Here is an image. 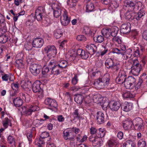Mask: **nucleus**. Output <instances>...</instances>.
<instances>
[{
    "mask_svg": "<svg viewBox=\"0 0 147 147\" xmlns=\"http://www.w3.org/2000/svg\"><path fill=\"white\" fill-rule=\"evenodd\" d=\"M138 147H146V143L143 139L140 140L138 142Z\"/></svg>",
    "mask_w": 147,
    "mask_h": 147,
    "instance_id": "de8ad7c7",
    "label": "nucleus"
},
{
    "mask_svg": "<svg viewBox=\"0 0 147 147\" xmlns=\"http://www.w3.org/2000/svg\"><path fill=\"white\" fill-rule=\"evenodd\" d=\"M123 83L126 89H132L135 87L136 83V79L132 76H129L126 79Z\"/></svg>",
    "mask_w": 147,
    "mask_h": 147,
    "instance_id": "20e7f679",
    "label": "nucleus"
},
{
    "mask_svg": "<svg viewBox=\"0 0 147 147\" xmlns=\"http://www.w3.org/2000/svg\"><path fill=\"white\" fill-rule=\"evenodd\" d=\"M145 11L142 9L138 12L137 14L134 16V18L135 19L137 20H140L143 18L144 17L145 14Z\"/></svg>",
    "mask_w": 147,
    "mask_h": 147,
    "instance_id": "393cba45",
    "label": "nucleus"
},
{
    "mask_svg": "<svg viewBox=\"0 0 147 147\" xmlns=\"http://www.w3.org/2000/svg\"><path fill=\"white\" fill-rule=\"evenodd\" d=\"M140 77L141 78L139 79L137 84L135 85V88L136 90H137L140 88L141 84L143 82L144 79L146 78L147 76L145 74L143 73Z\"/></svg>",
    "mask_w": 147,
    "mask_h": 147,
    "instance_id": "412c9836",
    "label": "nucleus"
},
{
    "mask_svg": "<svg viewBox=\"0 0 147 147\" xmlns=\"http://www.w3.org/2000/svg\"><path fill=\"white\" fill-rule=\"evenodd\" d=\"M132 63H131L129 61H128L125 63V66L127 69H132Z\"/></svg>",
    "mask_w": 147,
    "mask_h": 147,
    "instance_id": "338daca9",
    "label": "nucleus"
},
{
    "mask_svg": "<svg viewBox=\"0 0 147 147\" xmlns=\"http://www.w3.org/2000/svg\"><path fill=\"white\" fill-rule=\"evenodd\" d=\"M32 44L30 43L27 42L24 45V49L27 51H29L31 50L33 47Z\"/></svg>",
    "mask_w": 147,
    "mask_h": 147,
    "instance_id": "8fccbe9b",
    "label": "nucleus"
},
{
    "mask_svg": "<svg viewBox=\"0 0 147 147\" xmlns=\"http://www.w3.org/2000/svg\"><path fill=\"white\" fill-rule=\"evenodd\" d=\"M96 121L97 123L101 124L105 122V115L102 112H98L96 113Z\"/></svg>",
    "mask_w": 147,
    "mask_h": 147,
    "instance_id": "dca6fc26",
    "label": "nucleus"
},
{
    "mask_svg": "<svg viewBox=\"0 0 147 147\" xmlns=\"http://www.w3.org/2000/svg\"><path fill=\"white\" fill-rule=\"evenodd\" d=\"M113 40L114 42H117L119 44L121 43V40L120 37L118 36H116L113 38Z\"/></svg>",
    "mask_w": 147,
    "mask_h": 147,
    "instance_id": "69168bd1",
    "label": "nucleus"
},
{
    "mask_svg": "<svg viewBox=\"0 0 147 147\" xmlns=\"http://www.w3.org/2000/svg\"><path fill=\"white\" fill-rule=\"evenodd\" d=\"M3 80L7 81L9 79L10 81H13L14 80L13 76L11 74H5L2 77Z\"/></svg>",
    "mask_w": 147,
    "mask_h": 147,
    "instance_id": "7c9ffc66",
    "label": "nucleus"
},
{
    "mask_svg": "<svg viewBox=\"0 0 147 147\" xmlns=\"http://www.w3.org/2000/svg\"><path fill=\"white\" fill-rule=\"evenodd\" d=\"M72 115L74 119H80L81 117V115L79 113V110L78 109H76L72 114Z\"/></svg>",
    "mask_w": 147,
    "mask_h": 147,
    "instance_id": "49530a36",
    "label": "nucleus"
},
{
    "mask_svg": "<svg viewBox=\"0 0 147 147\" xmlns=\"http://www.w3.org/2000/svg\"><path fill=\"white\" fill-rule=\"evenodd\" d=\"M118 142L116 139H112L107 142L108 147H117Z\"/></svg>",
    "mask_w": 147,
    "mask_h": 147,
    "instance_id": "5701e85b",
    "label": "nucleus"
},
{
    "mask_svg": "<svg viewBox=\"0 0 147 147\" xmlns=\"http://www.w3.org/2000/svg\"><path fill=\"white\" fill-rule=\"evenodd\" d=\"M45 14V10L42 7H39L36 9L35 14L37 20L38 21H40L42 20L44 18V15Z\"/></svg>",
    "mask_w": 147,
    "mask_h": 147,
    "instance_id": "9b49d317",
    "label": "nucleus"
},
{
    "mask_svg": "<svg viewBox=\"0 0 147 147\" xmlns=\"http://www.w3.org/2000/svg\"><path fill=\"white\" fill-rule=\"evenodd\" d=\"M94 9V4L90 2H88L87 4L86 7V11L87 12H89L93 11Z\"/></svg>",
    "mask_w": 147,
    "mask_h": 147,
    "instance_id": "cd10ccee",
    "label": "nucleus"
},
{
    "mask_svg": "<svg viewBox=\"0 0 147 147\" xmlns=\"http://www.w3.org/2000/svg\"><path fill=\"white\" fill-rule=\"evenodd\" d=\"M119 3L117 1L113 0L112 1L111 3L109 4V9L111 10H115L116 8L119 6Z\"/></svg>",
    "mask_w": 147,
    "mask_h": 147,
    "instance_id": "473e14b6",
    "label": "nucleus"
},
{
    "mask_svg": "<svg viewBox=\"0 0 147 147\" xmlns=\"http://www.w3.org/2000/svg\"><path fill=\"white\" fill-rule=\"evenodd\" d=\"M110 77L109 75L106 74L102 76L95 80L94 84L96 88L100 89L105 87H107L110 83Z\"/></svg>",
    "mask_w": 147,
    "mask_h": 147,
    "instance_id": "f257e3e1",
    "label": "nucleus"
},
{
    "mask_svg": "<svg viewBox=\"0 0 147 147\" xmlns=\"http://www.w3.org/2000/svg\"><path fill=\"white\" fill-rule=\"evenodd\" d=\"M67 3L69 7L71 8L74 7L76 5V3H74V2L71 1L70 0H68L67 1Z\"/></svg>",
    "mask_w": 147,
    "mask_h": 147,
    "instance_id": "0e129e2a",
    "label": "nucleus"
},
{
    "mask_svg": "<svg viewBox=\"0 0 147 147\" xmlns=\"http://www.w3.org/2000/svg\"><path fill=\"white\" fill-rule=\"evenodd\" d=\"M93 100L94 103L101 104L103 100V98L100 94L94 95L93 97Z\"/></svg>",
    "mask_w": 147,
    "mask_h": 147,
    "instance_id": "a878e982",
    "label": "nucleus"
},
{
    "mask_svg": "<svg viewBox=\"0 0 147 147\" xmlns=\"http://www.w3.org/2000/svg\"><path fill=\"white\" fill-rule=\"evenodd\" d=\"M41 82L38 80H36L32 84V90L34 92H40V95H38V97L42 98L43 97V90L40 87Z\"/></svg>",
    "mask_w": 147,
    "mask_h": 147,
    "instance_id": "0eeeda50",
    "label": "nucleus"
},
{
    "mask_svg": "<svg viewBox=\"0 0 147 147\" xmlns=\"http://www.w3.org/2000/svg\"><path fill=\"white\" fill-rule=\"evenodd\" d=\"M87 50L90 55H93L97 51V47L94 44H90L87 45L86 47Z\"/></svg>",
    "mask_w": 147,
    "mask_h": 147,
    "instance_id": "a211bd4d",
    "label": "nucleus"
},
{
    "mask_svg": "<svg viewBox=\"0 0 147 147\" xmlns=\"http://www.w3.org/2000/svg\"><path fill=\"white\" fill-rule=\"evenodd\" d=\"M63 137L65 140H73L75 137L73 135L71 131L69 130H65L63 131Z\"/></svg>",
    "mask_w": 147,
    "mask_h": 147,
    "instance_id": "f3484780",
    "label": "nucleus"
},
{
    "mask_svg": "<svg viewBox=\"0 0 147 147\" xmlns=\"http://www.w3.org/2000/svg\"><path fill=\"white\" fill-rule=\"evenodd\" d=\"M13 102L16 107H19L22 105L23 100L20 98L17 97L13 100Z\"/></svg>",
    "mask_w": 147,
    "mask_h": 147,
    "instance_id": "c756f323",
    "label": "nucleus"
},
{
    "mask_svg": "<svg viewBox=\"0 0 147 147\" xmlns=\"http://www.w3.org/2000/svg\"><path fill=\"white\" fill-rule=\"evenodd\" d=\"M101 33L103 36L108 38L111 35V30L108 28H104L102 29Z\"/></svg>",
    "mask_w": 147,
    "mask_h": 147,
    "instance_id": "f704fd0d",
    "label": "nucleus"
},
{
    "mask_svg": "<svg viewBox=\"0 0 147 147\" xmlns=\"http://www.w3.org/2000/svg\"><path fill=\"white\" fill-rule=\"evenodd\" d=\"M133 125L135 129L142 131L144 129V125L143 124L142 119L140 117H137L133 119Z\"/></svg>",
    "mask_w": 147,
    "mask_h": 147,
    "instance_id": "39448f33",
    "label": "nucleus"
},
{
    "mask_svg": "<svg viewBox=\"0 0 147 147\" xmlns=\"http://www.w3.org/2000/svg\"><path fill=\"white\" fill-rule=\"evenodd\" d=\"M44 42V40L42 38L37 37L35 38L32 42V46L36 48H40L42 46Z\"/></svg>",
    "mask_w": 147,
    "mask_h": 147,
    "instance_id": "4468645a",
    "label": "nucleus"
},
{
    "mask_svg": "<svg viewBox=\"0 0 147 147\" xmlns=\"http://www.w3.org/2000/svg\"><path fill=\"white\" fill-rule=\"evenodd\" d=\"M45 142L43 139L40 137V138H36L35 140V144L39 147H42V145L44 144Z\"/></svg>",
    "mask_w": 147,
    "mask_h": 147,
    "instance_id": "e433bc0d",
    "label": "nucleus"
},
{
    "mask_svg": "<svg viewBox=\"0 0 147 147\" xmlns=\"http://www.w3.org/2000/svg\"><path fill=\"white\" fill-rule=\"evenodd\" d=\"M1 35V36H0V43H5L9 40L8 37L5 35Z\"/></svg>",
    "mask_w": 147,
    "mask_h": 147,
    "instance_id": "a18cd8bd",
    "label": "nucleus"
},
{
    "mask_svg": "<svg viewBox=\"0 0 147 147\" xmlns=\"http://www.w3.org/2000/svg\"><path fill=\"white\" fill-rule=\"evenodd\" d=\"M122 108L124 111L128 112L132 109V104L131 103L125 102L122 106Z\"/></svg>",
    "mask_w": 147,
    "mask_h": 147,
    "instance_id": "4be33fe9",
    "label": "nucleus"
},
{
    "mask_svg": "<svg viewBox=\"0 0 147 147\" xmlns=\"http://www.w3.org/2000/svg\"><path fill=\"white\" fill-rule=\"evenodd\" d=\"M120 68V65L119 63H114L111 69L116 71H118Z\"/></svg>",
    "mask_w": 147,
    "mask_h": 147,
    "instance_id": "4d7b16f0",
    "label": "nucleus"
},
{
    "mask_svg": "<svg viewBox=\"0 0 147 147\" xmlns=\"http://www.w3.org/2000/svg\"><path fill=\"white\" fill-rule=\"evenodd\" d=\"M63 9L62 10L61 9H56L54 11V16L55 18H58L60 16L61 13H63Z\"/></svg>",
    "mask_w": 147,
    "mask_h": 147,
    "instance_id": "4c0bfd02",
    "label": "nucleus"
},
{
    "mask_svg": "<svg viewBox=\"0 0 147 147\" xmlns=\"http://www.w3.org/2000/svg\"><path fill=\"white\" fill-rule=\"evenodd\" d=\"M63 35V33L60 29L57 30L55 32L54 36L56 38H60Z\"/></svg>",
    "mask_w": 147,
    "mask_h": 147,
    "instance_id": "37998d69",
    "label": "nucleus"
},
{
    "mask_svg": "<svg viewBox=\"0 0 147 147\" xmlns=\"http://www.w3.org/2000/svg\"><path fill=\"white\" fill-rule=\"evenodd\" d=\"M93 39L96 42L100 43L103 41L104 38L103 36L99 35L94 37Z\"/></svg>",
    "mask_w": 147,
    "mask_h": 147,
    "instance_id": "ea45409f",
    "label": "nucleus"
},
{
    "mask_svg": "<svg viewBox=\"0 0 147 147\" xmlns=\"http://www.w3.org/2000/svg\"><path fill=\"white\" fill-rule=\"evenodd\" d=\"M7 140L9 143L10 144L15 143V139L11 136L9 135L7 138Z\"/></svg>",
    "mask_w": 147,
    "mask_h": 147,
    "instance_id": "680f3d73",
    "label": "nucleus"
},
{
    "mask_svg": "<svg viewBox=\"0 0 147 147\" xmlns=\"http://www.w3.org/2000/svg\"><path fill=\"white\" fill-rule=\"evenodd\" d=\"M122 96L124 98H133L134 96V94H132L129 92H123L122 94Z\"/></svg>",
    "mask_w": 147,
    "mask_h": 147,
    "instance_id": "79ce46f5",
    "label": "nucleus"
},
{
    "mask_svg": "<svg viewBox=\"0 0 147 147\" xmlns=\"http://www.w3.org/2000/svg\"><path fill=\"white\" fill-rule=\"evenodd\" d=\"M75 54L73 52V53L70 51H69L66 55L65 57L66 59L70 61H73L75 59Z\"/></svg>",
    "mask_w": 147,
    "mask_h": 147,
    "instance_id": "72a5a7b5",
    "label": "nucleus"
},
{
    "mask_svg": "<svg viewBox=\"0 0 147 147\" xmlns=\"http://www.w3.org/2000/svg\"><path fill=\"white\" fill-rule=\"evenodd\" d=\"M130 30V24L129 23L123 24L120 29L121 33L124 34H126L129 33Z\"/></svg>",
    "mask_w": 147,
    "mask_h": 147,
    "instance_id": "2eb2a0df",
    "label": "nucleus"
},
{
    "mask_svg": "<svg viewBox=\"0 0 147 147\" xmlns=\"http://www.w3.org/2000/svg\"><path fill=\"white\" fill-rule=\"evenodd\" d=\"M11 87L13 90L15 91H17L19 87V85L18 82L13 83L11 84Z\"/></svg>",
    "mask_w": 147,
    "mask_h": 147,
    "instance_id": "5fc2aeb1",
    "label": "nucleus"
},
{
    "mask_svg": "<svg viewBox=\"0 0 147 147\" xmlns=\"http://www.w3.org/2000/svg\"><path fill=\"white\" fill-rule=\"evenodd\" d=\"M49 67L44 66L42 68V73L43 75H45L47 74L49 71Z\"/></svg>",
    "mask_w": 147,
    "mask_h": 147,
    "instance_id": "bf43d9fd",
    "label": "nucleus"
},
{
    "mask_svg": "<svg viewBox=\"0 0 147 147\" xmlns=\"http://www.w3.org/2000/svg\"><path fill=\"white\" fill-rule=\"evenodd\" d=\"M118 28L117 27H115L113 29H112V31L111 32V35L112 36L115 37L117 34Z\"/></svg>",
    "mask_w": 147,
    "mask_h": 147,
    "instance_id": "864d4df0",
    "label": "nucleus"
},
{
    "mask_svg": "<svg viewBox=\"0 0 147 147\" xmlns=\"http://www.w3.org/2000/svg\"><path fill=\"white\" fill-rule=\"evenodd\" d=\"M2 123L4 127L7 128L8 126H11V120L7 117H5L4 120L2 121Z\"/></svg>",
    "mask_w": 147,
    "mask_h": 147,
    "instance_id": "c85d7f7f",
    "label": "nucleus"
},
{
    "mask_svg": "<svg viewBox=\"0 0 147 147\" xmlns=\"http://www.w3.org/2000/svg\"><path fill=\"white\" fill-rule=\"evenodd\" d=\"M44 50L50 58L54 57V55L57 53L56 49L53 45H49L46 47L44 48Z\"/></svg>",
    "mask_w": 147,
    "mask_h": 147,
    "instance_id": "6e6552de",
    "label": "nucleus"
},
{
    "mask_svg": "<svg viewBox=\"0 0 147 147\" xmlns=\"http://www.w3.org/2000/svg\"><path fill=\"white\" fill-rule=\"evenodd\" d=\"M121 106L120 102L118 101L112 102L110 105V109L113 111H117L118 110Z\"/></svg>",
    "mask_w": 147,
    "mask_h": 147,
    "instance_id": "6ab92c4d",
    "label": "nucleus"
},
{
    "mask_svg": "<svg viewBox=\"0 0 147 147\" xmlns=\"http://www.w3.org/2000/svg\"><path fill=\"white\" fill-rule=\"evenodd\" d=\"M23 59L16 60V66L19 67H21L24 65V63L23 60Z\"/></svg>",
    "mask_w": 147,
    "mask_h": 147,
    "instance_id": "603ef678",
    "label": "nucleus"
},
{
    "mask_svg": "<svg viewBox=\"0 0 147 147\" xmlns=\"http://www.w3.org/2000/svg\"><path fill=\"white\" fill-rule=\"evenodd\" d=\"M83 32L86 34H91L92 33L91 29L88 27H85L83 30Z\"/></svg>",
    "mask_w": 147,
    "mask_h": 147,
    "instance_id": "052dcab7",
    "label": "nucleus"
},
{
    "mask_svg": "<svg viewBox=\"0 0 147 147\" xmlns=\"http://www.w3.org/2000/svg\"><path fill=\"white\" fill-rule=\"evenodd\" d=\"M39 109V107L36 105L31 106L29 108H27L26 106H24L20 109L22 113L26 115H30L31 114L32 112L38 111Z\"/></svg>",
    "mask_w": 147,
    "mask_h": 147,
    "instance_id": "423d86ee",
    "label": "nucleus"
},
{
    "mask_svg": "<svg viewBox=\"0 0 147 147\" xmlns=\"http://www.w3.org/2000/svg\"><path fill=\"white\" fill-rule=\"evenodd\" d=\"M63 13L61 17V22L62 25L64 26H67L70 22V18L68 16V13L65 9H63Z\"/></svg>",
    "mask_w": 147,
    "mask_h": 147,
    "instance_id": "f8f14e48",
    "label": "nucleus"
},
{
    "mask_svg": "<svg viewBox=\"0 0 147 147\" xmlns=\"http://www.w3.org/2000/svg\"><path fill=\"white\" fill-rule=\"evenodd\" d=\"M102 142L100 141V139L98 137L96 138V140L92 143L93 146L97 147H99L101 145Z\"/></svg>",
    "mask_w": 147,
    "mask_h": 147,
    "instance_id": "c03bdc74",
    "label": "nucleus"
},
{
    "mask_svg": "<svg viewBox=\"0 0 147 147\" xmlns=\"http://www.w3.org/2000/svg\"><path fill=\"white\" fill-rule=\"evenodd\" d=\"M126 74L125 72L123 70H120L116 78V81L118 84H122L126 79Z\"/></svg>",
    "mask_w": 147,
    "mask_h": 147,
    "instance_id": "ddd939ff",
    "label": "nucleus"
},
{
    "mask_svg": "<svg viewBox=\"0 0 147 147\" xmlns=\"http://www.w3.org/2000/svg\"><path fill=\"white\" fill-rule=\"evenodd\" d=\"M125 1L127 6L131 8V11L134 10L136 8L135 0H125Z\"/></svg>",
    "mask_w": 147,
    "mask_h": 147,
    "instance_id": "b1692460",
    "label": "nucleus"
},
{
    "mask_svg": "<svg viewBox=\"0 0 147 147\" xmlns=\"http://www.w3.org/2000/svg\"><path fill=\"white\" fill-rule=\"evenodd\" d=\"M74 100L78 103L81 104L82 103V96L80 95L76 96L74 98Z\"/></svg>",
    "mask_w": 147,
    "mask_h": 147,
    "instance_id": "3c124183",
    "label": "nucleus"
},
{
    "mask_svg": "<svg viewBox=\"0 0 147 147\" xmlns=\"http://www.w3.org/2000/svg\"><path fill=\"white\" fill-rule=\"evenodd\" d=\"M30 69L32 74L34 76H36L40 72L42 66L38 64H33L30 66Z\"/></svg>",
    "mask_w": 147,
    "mask_h": 147,
    "instance_id": "9d476101",
    "label": "nucleus"
},
{
    "mask_svg": "<svg viewBox=\"0 0 147 147\" xmlns=\"http://www.w3.org/2000/svg\"><path fill=\"white\" fill-rule=\"evenodd\" d=\"M5 22L0 24V34H3L7 31Z\"/></svg>",
    "mask_w": 147,
    "mask_h": 147,
    "instance_id": "58836bf2",
    "label": "nucleus"
},
{
    "mask_svg": "<svg viewBox=\"0 0 147 147\" xmlns=\"http://www.w3.org/2000/svg\"><path fill=\"white\" fill-rule=\"evenodd\" d=\"M136 145L132 140H127L123 145V147H135Z\"/></svg>",
    "mask_w": 147,
    "mask_h": 147,
    "instance_id": "c9c22d12",
    "label": "nucleus"
},
{
    "mask_svg": "<svg viewBox=\"0 0 147 147\" xmlns=\"http://www.w3.org/2000/svg\"><path fill=\"white\" fill-rule=\"evenodd\" d=\"M105 133V131L104 129L100 128L97 131L98 137L99 138L103 137L104 136Z\"/></svg>",
    "mask_w": 147,
    "mask_h": 147,
    "instance_id": "a19ab883",
    "label": "nucleus"
},
{
    "mask_svg": "<svg viewBox=\"0 0 147 147\" xmlns=\"http://www.w3.org/2000/svg\"><path fill=\"white\" fill-rule=\"evenodd\" d=\"M108 51V48L105 46L102 47L100 51V55L103 56Z\"/></svg>",
    "mask_w": 147,
    "mask_h": 147,
    "instance_id": "13d9d810",
    "label": "nucleus"
},
{
    "mask_svg": "<svg viewBox=\"0 0 147 147\" xmlns=\"http://www.w3.org/2000/svg\"><path fill=\"white\" fill-rule=\"evenodd\" d=\"M142 55V54L137 49L134 52L133 56L134 57H139Z\"/></svg>",
    "mask_w": 147,
    "mask_h": 147,
    "instance_id": "774afa93",
    "label": "nucleus"
},
{
    "mask_svg": "<svg viewBox=\"0 0 147 147\" xmlns=\"http://www.w3.org/2000/svg\"><path fill=\"white\" fill-rule=\"evenodd\" d=\"M122 124L124 129L127 130L131 128V125H133V122L131 120L127 119L123 121Z\"/></svg>",
    "mask_w": 147,
    "mask_h": 147,
    "instance_id": "aec40b11",
    "label": "nucleus"
},
{
    "mask_svg": "<svg viewBox=\"0 0 147 147\" xmlns=\"http://www.w3.org/2000/svg\"><path fill=\"white\" fill-rule=\"evenodd\" d=\"M132 68L131 73L135 76H138L142 68V66L138 59H136L133 60L132 62Z\"/></svg>",
    "mask_w": 147,
    "mask_h": 147,
    "instance_id": "f03ea898",
    "label": "nucleus"
},
{
    "mask_svg": "<svg viewBox=\"0 0 147 147\" xmlns=\"http://www.w3.org/2000/svg\"><path fill=\"white\" fill-rule=\"evenodd\" d=\"M45 102L46 105H48L49 108L51 110L56 109L58 107L56 101L49 98H46L45 100Z\"/></svg>",
    "mask_w": 147,
    "mask_h": 147,
    "instance_id": "1a4fd4ad",
    "label": "nucleus"
},
{
    "mask_svg": "<svg viewBox=\"0 0 147 147\" xmlns=\"http://www.w3.org/2000/svg\"><path fill=\"white\" fill-rule=\"evenodd\" d=\"M80 57L83 59H87L89 57L88 53L84 50L82 53V55Z\"/></svg>",
    "mask_w": 147,
    "mask_h": 147,
    "instance_id": "6e6d98bb",
    "label": "nucleus"
},
{
    "mask_svg": "<svg viewBox=\"0 0 147 147\" xmlns=\"http://www.w3.org/2000/svg\"><path fill=\"white\" fill-rule=\"evenodd\" d=\"M57 65L60 68L63 70L64 68H65L68 65L67 62L65 60L59 61L57 63Z\"/></svg>",
    "mask_w": 147,
    "mask_h": 147,
    "instance_id": "bb28decb",
    "label": "nucleus"
},
{
    "mask_svg": "<svg viewBox=\"0 0 147 147\" xmlns=\"http://www.w3.org/2000/svg\"><path fill=\"white\" fill-rule=\"evenodd\" d=\"M113 60L110 58L107 59L105 63V65L108 69H111L114 64Z\"/></svg>",
    "mask_w": 147,
    "mask_h": 147,
    "instance_id": "2f4dec72",
    "label": "nucleus"
},
{
    "mask_svg": "<svg viewBox=\"0 0 147 147\" xmlns=\"http://www.w3.org/2000/svg\"><path fill=\"white\" fill-rule=\"evenodd\" d=\"M76 39L79 41H85L86 40V38L83 35H80L77 36Z\"/></svg>",
    "mask_w": 147,
    "mask_h": 147,
    "instance_id": "e2e57ef3",
    "label": "nucleus"
},
{
    "mask_svg": "<svg viewBox=\"0 0 147 147\" xmlns=\"http://www.w3.org/2000/svg\"><path fill=\"white\" fill-rule=\"evenodd\" d=\"M112 52L113 53H116L118 55L123 54V52L120 50V49L117 48H113L112 50Z\"/></svg>",
    "mask_w": 147,
    "mask_h": 147,
    "instance_id": "09e8293b",
    "label": "nucleus"
},
{
    "mask_svg": "<svg viewBox=\"0 0 147 147\" xmlns=\"http://www.w3.org/2000/svg\"><path fill=\"white\" fill-rule=\"evenodd\" d=\"M48 66L51 70V73L54 75L57 76L61 72L62 70L57 65L56 61L51 60L49 63Z\"/></svg>",
    "mask_w": 147,
    "mask_h": 147,
    "instance_id": "7ed1b4c3",
    "label": "nucleus"
}]
</instances>
